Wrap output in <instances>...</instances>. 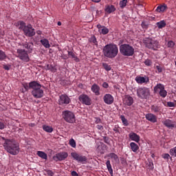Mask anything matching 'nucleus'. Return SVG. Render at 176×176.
<instances>
[{"mask_svg": "<svg viewBox=\"0 0 176 176\" xmlns=\"http://www.w3.org/2000/svg\"><path fill=\"white\" fill-rule=\"evenodd\" d=\"M3 146L5 150L7 151L10 155H19L20 152V147L19 146V143L14 140H9L3 138Z\"/></svg>", "mask_w": 176, "mask_h": 176, "instance_id": "f257e3e1", "label": "nucleus"}, {"mask_svg": "<svg viewBox=\"0 0 176 176\" xmlns=\"http://www.w3.org/2000/svg\"><path fill=\"white\" fill-rule=\"evenodd\" d=\"M104 57L107 58H115L119 53V48L116 44H107L102 50Z\"/></svg>", "mask_w": 176, "mask_h": 176, "instance_id": "f03ea898", "label": "nucleus"}, {"mask_svg": "<svg viewBox=\"0 0 176 176\" xmlns=\"http://www.w3.org/2000/svg\"><path fill=\"white\" fill-rule=\"evenodd\" d=\"M143 43L147 49L157 50L160 47L159 41L155 37H146L143 39Z\"/></svg>", "mask_w": 176, "mask_h": 176, "instance_id": "7ed1b4c3", "label": "nucleus"}, {"mask_svg": "<svg viewBox=\"0 0 176 176\" xmlns=\"http://www.w3.org/2000/svg\"><path fill=\"white\" fill-rule=\"evenodd\" d=\"M120 52L122 56L130 57L134 56V47L130 44H122L120 46Z\"/></svg>", "mask_w": 176, "mask_h": 176, "instance_id": "20e7f679", "label": "nucleus"}, {"mask_svg": "<svg viewBox=\"0 0 176 176\" xmlns=\"http://www.w3.org/2000/svg\"><path fill=\"white\" fill-rule=\"evenodd\" d=\"M34 85L35 86L32 88V96H33L34 98H42V97L45 96L43 89H41L42 85H41L38 81H36Z\"/></svg>", "mask_w": 176, "mask_h": 176, "instance_id": "39448f33", "label": "nucleus"}, {"mask_svg": "<svg viewBox=\"0 0 176 176\" xmlns=\"http://www.w3.org/2000/svg\"><path fill=\"white\" fill-rule=\"evenodd\" d=\"M137 96L142 100H146L151 96L149 88L140 87L137 89Z\"/></svg>", "mask_w": 176, "mask_h": 176, "instance_id": "423d86ee", "label": "nucleus"}, {"mask_svg": "<svg viewBox=\"0 0 176 176\" xmlns=\"http://www.w3.org/2000/svg\"><path fill=\"white\" fill-rule=\"evenodd\" d=\"M63 118L67 123H75V114L71 111L66 110L63 112Z\"/></svg>", "mask_w": 176, "mask_h": 176, "instance_id": "0eeeda50", "label": "nucleus"}, {"mask_svg": "<svg viewBox=\"0 0 176 176\" xmlns=\"http://www.w3.org/2000/svg\"><path fill=\"white\" fill-rule=\"evenodd\" d=\"M19 58L24 63H28L30 61V56H28V52L25 51V50L18 49L16 51Z\"/></svg>", "mask_w": 176, "mask_h": 176, "instance_id": "6e6552de", "label": "nucleus"}, {"mask_svg": "<svg viewBox=\"0 0 176 176\" xmlns=\"http://www.w3.org/2000/svg\"><path fill=\"white\" fill-rule=\"evenodd\" d=\"M67 157H68V153L60 152L54 155L52 159L54 160V162H63V160H65Z\"/></svg>", "mask_w": 176, "mask_h": 176, "instance_id": "1a4fd4ad", "label": "nucleus"}, {"mask_svg": "<svg viewBox=\"0 0 176 176\" xmlns=\"http://www.w3.org/2000/svg\"><path fill=\"white\" fill-rule=\"evenodd\" d=\"M78 100L85 105H91V99L87 94H82L80 95Z\"/></svg>", "mask_w": 176, "mask_h": 176, "instance_id": "9d476101", "label": "nucleus"}, {"mask_svg": "<svg viewBox=\"0 0 176 176\" xmlns=\"http://www.w3.org/2000/svg\"><path fill=\"white\" fill-rule=\"evenodd\" d=\"M23 32L25 36H29L30 38L34 36L36 34L35 29L31 25H28Z\"/></svg>", "mask_w": 176, "mask_h": 176, "instance_id": "9b49d317", "label": "nucleus"}, {"mask_svg": "<svg viewBox=\"0 0 176 176\" xmlns=\"http://www.w3.org/2000/svg\"><path fill=\"white\" fill-rule=\"evenodd\" d=\"M71 102V99L68 96L62 94L59 96L58 104L59 105H68Z\"/></svg>", "mask_w": 176, "mask_h": 176, "instance_id": "f8f14e48", "label": "nucleus"}, {"mask_svg": "<svg viewBox=\"0 0 176 176\" xmlns=\"http://www.w3.org/2000/svg\"><path fill=\"white\" fill-rule=\"evenodd\" d=\"M71 156L74 159V160L78 162V163H82V162H86L87 160L86 156L80 155L76 152L72 153Z\"/></svg>", "mask_w": 176, "mask_h": 176, "instance_id": "ddd939ff", "label": "nucleus"}, {"mask_svg": "<svg viewBox=\"0 0 176 176\" xmlns=\"http://www.w3.org/2000/svg\"><path fill=\"white\" fill-rule=\"evenodd\" d=\"M36 82V81H31L29 83L23 82L22 84V86L25 90L22 89V93H25V91H28L30 90V89H32V88L35 87Z\"/></svg>", "mask_w": 176, "mask_h": 176, "instance_id": "4468645a", "label": "nucleus"}, {"mask_svg": "<svg viewBox=\"0 0 176 176\" xmlns=\"http://www.w3.org/2000/svg\"><path fill=\"white\" fill-rule=\"evenodd\" d=\"M103 101L104 104H107V105H111V104H113L114 101L113 96L109 94H106L103 96Z\"/></svg>", "mask_w": 176, "mask_h": 176, "instance_id": "2eb2a0df", "label": "nucleus"}, {"mask_svg": "<svg viewBox=\"0 0 176 176\" xmlns=\"http://www.w3.org/2000/svg\"><path fill=\"white\" fill-rule=\"evenodd\" d=\"M135 82H137L138 83V85H144V83H145L146 85V83H148L149 82V78L144 76H136L135 78Z\"/></svg>", "mask_w": 176, "mask_h": 176, "instance_id": "dca6fc26", "label": "nucleus"}, {"mask_svg": "<svg viewBox=\"0 0 176 176\" xmlns=\"http://www.w3.org/2000/svg\"><path fill=\"white\" fill-rule=\"evenodd\" d=\"M124 105L127 107H131L132 104H134V99L129 95H126L123 99Z\"/></svg>", "mask_w": 176, "mask_h": 176, "instance_id": "f3484780", "label": "nucleus"}, {"mask_svg": "<svg viewBox=\"0 0 176 176\" xmlns=\"http://www.w3.org/2000/svg\"><path fill=\"white\" fill-rule=\"evenodd\" d=\"M145 118L146 120L151 122V123H156V122H157V116L152 113L146 114Z\"/></svg>", "mask_w": 176, "mask_h": 176, "instance_id": "a211bd4d", "label": "nucleus"}, {"mask_svg": "<svg viewBox=\"0 0 176 176\" xmlns=\"http://www.w3.org/2000/svg\"><path fill=\"white\" fill-rule=\"evenodd\" d=\"M22 46L25 49H27L28 53H32V50L34 49V43H33L25 42L22 44Z\"/></svg>", "mask_w": 176, "mask_h": 176, "instance_id": "6ab92c4d", "label": "nucleus"}, {"mask_svg": "<svg viewBox=\"0 0 176 176\" xmlns=\"http://www.w3.org/2000/svg\"><path fill=\"white\" fill-rule=\"evenodd\" d=\"M106 150H107V146L105 144L102 142H101L100 144L98 145L96 148L97 152H98V153H100L101 155H104Z\"/></svg>", "mask_w": 176, "mask_h": 176, "instance_id": "aec40b11", "label": "nucleus"}, {"mask_svg": "<svg viewBox=\"0 0 176 176\" xmlns=\"http://www.w3.org/2000/svg\"><path fill=\"white\" fill-rule=\"evenodd\" d=\"M91 90L92 93H94L95 96H100V86H98V85H97L96 83L92 85V86L91 87Z\"/></svg>", "mask_w": 176, "mask_h": 176, "instance_id": "412c9836", "label": "nucleus"}, {"mask_svg": "<svg viewBox=\"0 0 176 176\" xmlns=\"http://www.w3.org/2000/svg\"><path fill=\"white\" fill-rule=\"evenodd\" d=\"M129 137L131 141H135V142H140V135H138L137 133L134 132H131L129 134Z\"/></svg>", "mask_w": 176, "mask_h": 176, "instance_id": "4be33fe9", "label": "nucleus"}, {"mask_svg": "<svg viewBox=\"0 0 176 176\" xmlns=\"http://www.w3.org/2000/svg\"><path fill=\"white\" fill-rule=\"evenodd\" d=\"M168 9V7H167V5L166 3H163L162 5H160L156 8V12H158V13H164L166 10Z\"/></svg>", "mask_w": 176, "mask_h": 176, "instance_id": "5701e85b", "label": "nucleus"}, {"mask_svg": "<svg viewBox=\"0 0 176 176\" xmlns=\"http://www.w3.org/2000/svg\"><path fill=\"white\" fill-rule=\"evenodd\" d=\"M104 10L106 13L111 14V13H113L116 10V8L113 5H107L104 7Z\"/></svg>", "mask_w": 176, "mask_h": 176, "instance_id": "b1692460", "label": "nucleus"}, {"mask_svg": "<svg viewBox=\"0 0 176 176\" xmlns=\"http://www.w3.org/2000/svg\"><path fill=\"white\" fill-rule=\"evenodd\" d=\"M151 112L153 113H162V107L157 104H153L151 107Z\"/></svg>", "mask_w": 176, "mask_h": 176, "instance_id": "393cba45", "label": "nucleus"}, {"mask_svg": "<svg viewBox=\"0 0 176 176\" xmlns=\"http://www.w3.org/2000/svg\"><path fill=\"white\" fill-rule=\"evenodd\" d=\"M164 85L159 83L154 87L153 91L154 93L157 94L161 92L162 90H164Z\"/></svg>", "mask_w": 176, "mask_h": 176, "instance_id": "a878e982", "label": "nucleus"}, {"mask_svg": "<svg viewBox=\"0 0 176 176\" xmlns=\"http://www.w3.org/2000/svg\"><path fill=\"white\" fill-rule=\"evenodd\" d=\"M162 123L163 124H164V126H166V127H168L169 129L175 127V124H174V122L169 119L165 120L162 122Z\"/></svg>", "mask_w": 176, "mask_h": 176, "instance_id": "bb28decb", "label": "nucleus"}, {"mask_svg": "<svg viewBox=\"0 0 176 176\" xmlns=\"http://www.w3.org/2000/svg\"><path fill=\"white\" fill-rule=\"evenodd\" d=\"M89 43L91 45H94L95 46H98V41H97V38H96V36L92 35L91 37L88 39Z\"/></svg>", "mask_w": 176, "mask_h": 176, "instance_id": "cd10ccee", "label": "nucleus"}, {"mask_svg": "<svg viewBox=\"0 0 176 176\" xmlns=\"http://www.w3.org/2000/svg\"><path fill=\"white\" fill-rule=\"evenodd\" d=\"M130 148L133 152L137 153L138 149H140V146L135 142H131L130 143Z\"/></svg>", "mask_w": 176, "mask_h": 176, "instance_id": "c85d7f7f", "label": "nucleus"}, {"mask_svg": "<svg viewBox=\"0 0 176 176\" xmlns=\"http://www.w3.org/2000/svg\"><path fill=\"white\" fill-rule=\"evenodd\" d=\"M106 166L111 176H113V169H112V165L111 164L110 160L107 161Z\"/></svg>", "mask_w": 176, "mask_h": 176, "instance_id": "c756f323", "label": "nucleus"}, {"mask_svg": "<svg viewBox=\"0 0 176 176\" xmlns=\"http://www.w3.org/2000/svg\"><path fill=\"white\" fill-rule=\"evenodd\" d=\"M156 25H157V28H159V30H162V29L166 28V26L167 25V23H166V21L162 20V21H160V22H157L156 23Z\"/></svg>", "mask_w": 176, "mask_h": 176, "instance_id": "7c9ffc66", "label": "nucleus"}, {"mask_svg": "<svg viewBox=\"0 0 176 176\" xmlns=\"http://www.w3.org/2000/svg\"><path fill=\"white\" fill-rule=\"evenodd\" d=\"M41 43L45 47L46 49H49L50 47V44L49 43V40L46 38L41 39L40 41Z\"/></svg>", "mask_w": 176, "mask_h": 176, "instance_id": "2f4dec72", "label": "nucleus"}, {"mask_svg": "<svg viewBox=\"0 0 176 176\" xmlns=\"http://www.w3.org/2000/svg\"><path fill=\"white\" fill-rule=\"evenodd\" d=\"M37 156L41 157L44 160H47V154L43 151H37Z\"/></svg>", "mask_w": 176, "mask_h": 176, "instance_id": "473e14b6", "label": "nucleus"}, {"mask_svg": "<svg viewBox=\"0 0 176 176\" xmlns=\"http://www.w3.org/2000/svg\"><path fill=\"white\" fill-rule=\"evenodd\" d=\"M43 130L46 133H53V127L44 124L43 125Z\"/></svg>", "mask_w": 176, "mask_h": 176, "instance_id": "72a5a7b5", "label": "nucleus"}, {"mask_svg": "<svg viewBox=\"0 0 176 176\" xmlns=\"http://www.w3.org/2000/svg\"><path fill=\"white\" fill-rule=\"evenodd\" d=\"M18 25H19V30H24L27 28V25L23 21H18Z\"/></svg>", "mask_w": 176, "mask_h": 176, "instance_id": "f704fd0d", "label": "nucleus"}, {"mask_svg": "<svg viewBox=\"0 0 176 176\" xmlns=\"http://www.w3.org/2000/svg\"><path fill=\"white\" fill-rule=\"evenodd\" d=\"M108 157H111V159H113L115 162H118L119 160V157L118 155L115 154V153H111L107 155Z\"/></svg>", "mask_w": 176, "mask_h": 176, "instance_id": "c9c22d12", "label": "nucleus"}, {"mask_svg": "<svg viewBox=\"0 0 176 176\" xmlns=\"http://www.w3.org/2000/svg\"><path fill=\"white\" fill-rule=\"evenodd\" d=\"M68 56H69V57H72V58H74V60H75V61H76V62L79 61V59L78 58L76 55H75V53H74V52L68 51Z\"/></svg>", "mask_w": 176, "mask_h": 176, "instance_id": "e433bc0d", "label": "nucleus"}, {"mask_svg": "<svg viewBox=\"0 0 176 176\" xmlns=\"http://www.w3.org/2000/svg\"><path fill=\"white\" fill-rule=\"evenodd\" d=\"M158 94H160V97L162 98H166V97H167V91L164 88L161 91L158 92Z\"/></svg>", "mask_w": 176, "mask_h": 176, "instance_id": "4c0bfd02", "label": "nucleus"}, {"mask_svg": "<svg viewBox=\"0 0 176 176\" xmlns=\"http://www.w3.org/2000/svg\"><path fill=\"white\" fill-rule=\"evenodd\" d=\"M6 54L5 52L0 50V61H3V60H6Z\"/></svg>", "mask_w": 176, "mask_h": 176, "instance_id": "58836bf2", "label": "nucleus"}, {"mask_svg": "<svg viewBox=\"0 0 176 176\" xmlns=\"http://www.w3.org/2000/svg\"><path fill=\"white\" fill-rule=\"evenodd\" d=\"M120 119H121L124 126H129V121L127 120V119H126L124 116H120Z\"/></svg>", "mask_w": 176, "mask_h": 176, "instance_id": "ea45409f", "label": "nucleus"}, {"mask_svg": "<svg viewBox=\"0 0 176 176\" xmlns=\"http://www.w3.org/2000/svg\"><path fill=\"white\" fill-rule=\"evenodd\" d=\"M127 6V0H122L120 1V7L121 9H124Z\"/></svg>", "mask_w": 176, "mask_h": 176, "instance_id": "a19ab883", "label": "nucleus"}, {"mask_svg": "<svg viewBox=\"0 0 176 176\" xmlns=\"http://www.w3.org/2000/svg\"><path fill=\"white\" fill-rule=\"evenodd\" d=\"M100 31V34H102V35H107L109 32V30L105 26H103Z\"/></svg>", "mask_w": 176, "mask_h": 176, "instance_id": "79ce46f5", "label": "nucleus"}, {"mask_svg": "<svg viewBox=\"0 0 176 176\" xmlns=\"http://www.w3.org/2000/svg\"><path fill=\"white\" fill-rule=\"evenodd\" d=\"M102 67L105 69V71H111L112 69V67L111 65H108V63H103Z\"/></svg>", "mask_w": 176, "mask_h": 176, "instance_id": "37998d69", "label": "nucleus"}, {"mask_svg": "<svg viewBox=\"0 0 176 176\" xmlns=\"http://www.w3.org/2000/svg\"><path fill=\"white\" fill-rule=\"evenodd\" d=\"M170 156H173V157H176V146L171 148L169 151Z\"/></svg>", "mask_w": 176, "mask_h": 176, "instance_id": "c03bdc74", "label": "nucleus"}, {"mask_svg": "<svg viewBox=\"0 0 176 176\" xmlns=\"http://www.w3.org/2000/svg\"><path fill=\"white\" fill-rule=\"evenodd\" d=\"M69 145H71L72 148H76V142H75V140L74 139L70 140Z\"/></svg>", "mask_w": 176, "mask_h": 176, "instance_id": "a18cd8bd", "label": "nucleus"}, {"mask_svg": "<svg viewBox=\"0 0 176 176\" xmlns=\"http://www.w3.org/2000/svg\"><path fill=\"white\" fill-rule=\"evenodd\" d=\"M45 175L54 176V173H53V171H52L51 170H45Z\"/></svg>", "mask_w": 176, "mask_h": 176, "instance_id": "49530a36", "label": "nucleus"}, {"mask_svg": "<svg viewBox=\"0 0 176 176\" xmlns=\"http://www.w3.org/2000/svg\"><path fill=\"white\" fill-rule=\"evenodd\" d=\"M142 28H143L144 30H148V23L145 22V21H143L142 22Z\"/></svg>", "mask_w": 176, "mask_h": 176, "instance_id": "de8ad7c7", "label": "nucleus"}, {"mask_svg": "<svg viewBox=\"0 0 176 176\" xmlns=\"http://www.w3.org/2000/svg\"><path fill=\"white\" fill-rule=\"evenodd\" d=\"M145 65H147L148 67H151L152 65V61L149 59H147L144 61Z\"/></svg>", "mask_w": 176, "mask_h": 176, "instance_id": "09e8293b", "label": "nucleus"}, {"mask_svg": "<svg viewBox=\"0 0 176 176\" xmlns=\"http://www.w3.org/2000/svg\"><path fill=\"white\" fill-rule=\"evenodd\" d=\"M175 45V43H174V41H170L168 42V47H174Z\"/></svg>", "mask_w": 176, "mask_h": 176, "instance_id": "8fccbe9b", "label": "nucleus"}, {"mask_svg": "<svg viewBox=\"0 0 176 176\" xmlns=\"http://www.w3.org/2000/svg\"><path fill=\"white\" fill-rule=\"evenodd\" d=\"M50 71H51V72H56V71H57V69L56 68V67L51 65L50 67Z\"/></svg>", "mask_w": 176, "mask_h": 176, "instance_id": "3c124183", "label": "nucleus"}, {"mask_svg": "<svg viewBox=\"0 0 176 176\" xmlns=\"http://www.w3.org/2000/svg\"><path fill=\"white\" fill-rule=\"evenodd\" d=\"M102 86L104 89H108L109 87V85L107 82H104Z\"/></svg>", "mask_w": 176, "mask_h": 176, "instance_id": "603ef678", "label": "nucleus"}, {"mask_svg": "<svg viewBox=\"0 0 176 176\" xmlns=\"http://www.w3.org/2000/svg\"><path fill=\"white\" fill-rule=\"evenodd\" d=\"M113 130V131H115V133H120V131H119V126L118 125H116Z\"/></svg>", "mask_w": 176, "mask_h": 176, "instance_id": "864d4df0", "label": "nucleus"}, {"mask_svg": "<svg viewBox=\"0 0 176 176\" xmlns=\"http://www.w3.org/2000/svg\"><path fill=\"white\" fill-rule=\"evenodd\" d=\"M167 106L170 107H175V103H174L173 102H168Z\"/></svg>", "mask_w": 176, "mask_h": 176, "instance_id": "5fc2aeb1", "label": "nucleus"}, {"mask_svg": "<svg viewBox=\"0 0 176 176\" xmlns=\"http://www.w3.org/2000/svg\"><path fill=\"white\" fill-rule=\"evenodd\" d=\"M156 69L157 70V72H159V74H160V72H162V71H163V69H162V67H160V65H157Z\"/></svg>", "mask_w": 176, "mask_h": 176, "instance_id": "6e6d98bb", "label": "nucleus"}, {"mask_svg": "<svg viewBox=\"0 0 176 176\" xmlns=\"http://www.w3.org/2000/svg\"><path fill=\"white\" fill-rule=\"evenodd\" d=\"M163 157H164V159L168 160V159H170V155H169L168 153H165V154L163 155Z\"/></svg>", "mask_w": 176, "mask_h": 176, "instance_id": "4d7b16f0", "label": "nucleus"}, {"mask_svg": "<svg viewBox=\"0 0 176 176\" xmlns=\"http://www.w3.org/2000/svg\"><path fill=\"white\" fill-rule=\"evenodd\" d=\"M5 129V124L3 122H0V130H3Z\"/></svg>", "mask_w": 176, "mask_h": 176, "instance_id": "13d9d810", "label": "nucleus"}, {"mask_svg": "<svg viewBox=\"0 0 176 176\" xmlns=\"http://www.w3.org/2000/svg\"><path fill=\"white\" fill-rule=\"evenodd\" d=\"M72 176H79V174L75 170L72 171Z\"/></svg>", "mask_w": 176, "mask_h": 176, "instance_id": "bf43d9fd", "label": "nucleus"}, {"mask_svg": "<svg viewBox=\"0 0 176 176\" xmlns=\"http://www.w3.org/2000/svg\"><path fill=\"white\" fill-rule=\"evenodd\" d=\"M96 128L98 129V130H104V127L102 126V125H97Z\"/></svg>", "mask_w": 176, "mask_h": 176, "instance_id": "052dcab7", "label": "nucleus"}, {"mask_svg": "<svg viewBox=\"0 0 176 176\" xmlns=\"http://www.w3.org/2000/svg\"><path fill=\"white\" fill-rule=\"evenodd\" d=\"M3 69H6V71H9L10 69V66L3 65Z\"/></svg>", "mask_w": 176, "mask_h": 176, "instance_id": "680f3d73", "label": "nucleus"}, {"mask_svg": "<svg viewBox=\"0 0 176 176\" xmlns=\"http://www.w3.org/2000/svg\"><path fill=\"white\" fill-rule=\"evenodd\" d=\"M102 27H104V26H102L100 24L97 25V28L99 30V32H101Z\"/></svg>", "mask_w": 176, "mask_h": 176, "instance_id": "e2e57ef3", "label": "nucleus"}, {"mask_svg": "<svg viewBox=\"0 0 176 176\" xmlns=\"http://www.w3.org/2000/svg\"><path fill=\"white\" fill-rule=\"evenodd\" d=\"M92 2H94L95 3H98L101 2V0H91Z\"/></svg>", "mask_w": 176, "mask_h": 176, "instance_id": "0e129e2a", "label": "nucleus"}, {"mask_svg": "<svg viewBox=\"0 0 176 176\" xmlns=\"http://www.w3.org/2000/svg\"><path fill=\"white\" fill-rule=\"evenodd\" d=\"M78 87H80V89H83V84L82 83L78 84Z\"/></svg>", "mask_w": 176, "mask_h": 176, "instance_id": "69168bd1", "label": "nucleus"}, {"mask_svg": "<svg viewBox=\"0 0 176 176\" xmlns=\"http://www.w3.org/2000/svg\"><path fill=\"white\" fill-rule=\"evenodd\" d=\"M52 65H47V69H48L49 71L50 70V67Z\"/></svg>", "mask_w": 176, "mask_h": 176, "instance_id": "338daca9", "label": "nucleus"}, {"mask_svg": "<svg viewBox=\"0 0 176 176\" xmlns=\"http://www.w3.org/2000/svg\"><path fill=\"white\" fill-rule=\"evenodd\" d=\"M29 126H30V127H34L35 124L31 123V124H29Z\"/></svg>", "mask_w": 176, "mask_h": 176, "instance_id": "774afa93", "label": "nucleus"}]
</instances>
